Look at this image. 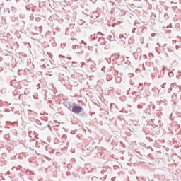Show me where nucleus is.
<instances>
[{
	"instance_id": "nucleus-1",
	"label": "nucleus",
	"mask_w": 181,
	"mask_h": 181,
	"mask_svg": "<svg viewBox=\"0 0 181 181\" xmlns=\"http://www.w3.org/2000/svg\"><path fill=\"white\" fill-rule=\"evenodd\" d=\"M71 111L74 112V114H80V112L83 111V107L81 106L74 105Z\"/></svg>"
},
{
	"instance_id": "nucleus-2",
	"label": "nucleus",
	"mask_w": 181,
	"mask_h": 181,
	"mask_svg": "<svg viewBox=\"0 0 181 181\" xmlns=\"http://www.w3.org/2000/svg\"><path fill=\"white\" fill-rule=\"evenodd\" d=\"M73 50L76 51V53L80 54L82 53L83 50H81V47L78 45H73L72 46Z\"/></svg>"
},
{
	"instance_id": "nucleus-3",
	"label": "nucleus",
	"mask_w": 181,
	"mask_h": 181,
	"mask_svg": "<svg viewBox=\"0 0 181 181\" xmlns=\"http://www.w3.org/2000/svg\"><path fill=\"white\" fill-rule=\"evenodd\" d=\"M98 42L100 45H105V40H104V37H100L98 39Z\"/></svg>"
},
{
	"instance_id": "nucleus-4",
	"label": "nucleus",
	"mask_w": 181,
	"mask_h": 181,
	"mask_svg": "<svg viewBox=\"0 0 181 181\" xmlns=\"http://www.w3.org/2000/svg\"><path fill=\"white\" fill-rule=\"evenodd\" d=\"M73 107H74V104L68 103L67 108L71 111L73 110Z\"/></svg>"
},
{
	"instance_id": "nucleus-5",
	"label": "nucleus",
	"mask_w": 181,
	"mask_h": 181,
	"mask_svg": "<svg viewBox=\"0 0 181 181\" xmlns=\"http://www.w3.org/2000/svg\"><path fill=\"white\" fill-rule=\"evenodd\" d=\"M72 66H73V67H77V62H72Z\"/></svg>"
},
{
	"instance_id": "nucleus-6",
	"label": "nucleus",
	"mask_w": 181,
	"mask_h": 181,
	"mask_svg": "<svg viewBox=\"0 0 181 181\" xmlns=\"http://www.w3.org/2000/svg\"><path fill=\"white\" fill-rule=\"evenodd\" d=\"M139 90H143L144 88L142 87V83L139 84Z\"/></svg>"
},
{
	"instance_id": "nucleus-7",
	"label": "nucleus",
	"mask_w": 181,
	"mask_h": 181,
	"mask_svg": "<svg viewBox=\"0 0 181 181\" xmlns=\"http://www.w3.org/2000/svg\"><path fill=\"white\" fill-rule=\"evenodd\" d=\"M98 180V178L97 177H92V180H93V181H95V180Z\"/></svg>"
},
{
	"instance_id": "nucleus-8",
	"label": "nucleus",
	"mask_w": 181,
	"mask_h": 181,
	"mask_svg": "<svg viewBox=\"0 0 181 181\" xmlns=\"http://www.w3.org/2000/svg\"><path fill=\"white\" fill-rule=\"evenodd\" d=\"M172 87H173L174 88H177V85L173 83Z\"/></svg>"
},
{
	"instance_id": "nucleus-9",
	"label": "nucleus",
	"mask_w": 181,
	"mask_h": 181,
	"mask_svg": "<svg viewBox=\"0 0 181 181\" xmlns=\"http://www.w3.org/2000/svg\"><path fill=\"white\" fill-rule=\"evenodd\" d=\"M156 35V34H155V33H152V34H151V36H152L153 37H155Z\"/></svg>"
},
{
	"instance_id": "nucleus-10",
	"label": "nucleus",
	"mask_w": 181,
	"mask_h": 181,
	"mask_svg": "<svg viewBox=\"0 0 181 181\" xmlns=\"http://www.w3.org/2000/svg\"><path fill=\"white\" fill-rule=\"evenodd\" d=\"M138 108H139V109H141V108H142V105H138Z\"/></svg>"
},
{
	"instance_id": "nucleus-11",
	"label": "nucleus",
	"mask_w": 181,
	"mask_h": 181,
	"mask_svg": "<svg viewBox=\"0 0 181 181\" xmlns=\"http://www.w3.org/2000/svg\"><path fill=\"white\" fill-rule=\"evenodd\" d=\"M6 175H11V172L10 171H7Z\"/></svg>"
},
{
	"instance_id": "nucleus-12",
	"label": "nucleus",
	"mask_w": 181,
	"mask_h": 181,
	"mask_svg": "<svg viewBox=\"0 0 181 181\" xmlns=\"http://www.w3.org/2000/svg\"><path fill=\"white\" fill-rule=\"evenodd\" d=\"M36 122H37V124H40V121H39V120H37Z\"/></svg>"
},
{
	"instance_id": "nucleus-13",
	"label": "nucleus",
	"mask_w": 181,
	"mask_h": 181,
	"mask_svg": "<svg viewBox=\"0 0 181 181\" xmlns=\"http://www.w3.org/2000/svg\"><path fill=\"white\" fill-rule=\"evenodd\" d=\"M165 84H166V83H164V84L162 86V88H165Z\"/></svg>"
},
{
	"instance_id": "nucleus-14",
	"label": "nucleus",
	"mask_w": 181,
	"mask_h": 181,
	"mask_svg": "<svg viewBox=\"0 0 181 181\" xmlns=\"http://www.w3.org/2000/svg\"><path fill=\"white\" fill-rule=\"evenodd\" d=\"M59 57H63V56L62 55H59Z\"/></svg>"
},
{
	"instance_id": "nucleus-15",
	"label": "nucleus",
	"mask_w": 181,
	"mask_h": 181,
	"mask_svg": "<svg viewBox=\"0 0 181 181\" xmlns=\"http://www.w3.org/2000/svg\"><path fill=\"white\" fill-rule=\"evenodd\" d=\"M146 64H149V62H146Z\"/></svg>"
},
{
	"instance_id": "nucleus-16",
	"label": "nucleus",
	"mask_w": 181,
	"mask_h": 181,
	"mask_svg": "<svg viewBox=\"0 0 181 181\" xmlns=\"http://www.w3.org/2000/svg\"><path fill=\"white\" fill-rule=\"evenodd\" d=\"M28 111H30V112H32V110H28Z\"/></svg>"
},
{
	"instance_id": "nucleus-17",
	"label": "nucleus",
	"mask_w": 181,
	"mask_h": 181,
	"mask_svg": "<svg viewBox=\"0 0 181 181\" xmlns=\"http://www.w3.org/2000/svg\"><path fill=\"white\" fill-rule=\"evenodd\" d=\"M102 36H105V35H104V34H102Z\"/></svg>"
}]
</instances>
